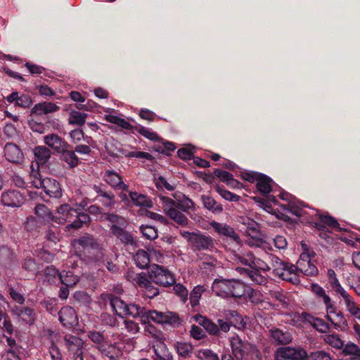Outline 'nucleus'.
Masks as SVG:
<instances>
[{
    "instance_id": "1",
    "label": "nucleus",
    "mask_w": 360,
    "mask_h": 360,
    "mask_svg": "<svg viewBox=\"0 0 360 360\" xmlns=\"http://www.w3.org/2000/svg\"><path fill=\"white\" fill-rule=\"evenodd\" d=\"M110 306L120 317L129 316L139 319L141 323L146 325L150 321L160 323L174 325L179 321V317L172 312L162 313L157 311H148L143 307L136 304H127L118 297L110 300Z\"/></svg>"
},
{
    "instance_id": "2",
    "label": "nucleus",
    "mask_w": 360,
    "mask_h": 360,
    "mask_svg": "<svg viewBox=\"0 0 360 360\" xmlns=\"http://www.w3.org/2000/svg\"><path fill=\"white\" fill-rule=\"evenodd\" d=\"M269 259L273 266L274 275L294 285L300 283L298 271L307 276H315L318 274L317 267L311 262L307 253L301 254L296 266L284 262L274 255H269Z\"/></svg>"
},
{
    "instance_id": "3",
    "label": "nucleus",
    "mask_w": 360,
    "mask_h": 360,
    "mask_svg": "<svg viewBox=\"0 0 360 360\" xmlns=\"http://www.w3.org/2000/svg\"><path fill=\"white\" fill-rule=\"evenodd\" d=\"M232 353L238 360H261V354L257 347L243 341L238 335L229 338Z\"/></svg>"
},
{
    "instance_id": "4",
    "label": "nucleus",
    "mask_w": 360,
    "mask_h": 360,
    "mask_svg": "<svg viewBox=\"0 0 360 360\" xmlns=\"http://www.w3.org/2000/svg\"><path fill=\"white\" fill-rule=\"evenodd\" d=\"M181 236L185 238L194 251L212 250L214 248L213 239L200 231L189 232L183 231Z\"/></svg>"
},
{
    "instance_id": "5",
    "label": "nucleus",
    "mask_w": 360,
    "mask_h": 360,
    "mask_svg": "<svg viewBox=\"0 0 360 360\" xmlns=\"http://www.w3.org/2000/svg\"><path fill=\"white\" fill-rule=\"evenodd\" d=\"M162 208L167 216L180 226H186L188 220L185 214L178 210L176 200L160 195L158 196Z\"/></svg>"
},
{
    "instance_id": "6",
    "label": "nucleus",
    "mask_w": 360,
    "mask_h": 360,
    "mask_svg": "<svg viewBox=\"0 0 360 360\" xmlns=\"http://www.w3.org/2000/svg\"><path fill=\"white\" fill-rule=\"evenodd\" d=\"M241 177L249 182L256 183L257 191L263 195H267L272 191L273 181L265 174L249 171L242 172Z\"/></svg>"
},
{
    "instance_id": "7",
    "label": "nucleus",
    "mask_w": 360,
    "mask_h": 360,
    "mask_svg": "<svg viewBox=\"0 0 360 360\" xmlns=\"http://www.w3.org/2000/svg\"><path fill=\"white\" fill-rule=\"evenodd\" d=\"M151 280L157 285L169 287L175 283L174 275L167 269L158 264H152L148 270Z\"/></svg>"
},
{
    "instance_id": "8",
    "label": "nucleus",
    "mask_w": 360,
    "mask_h": 360,
    "mask_svg": "<svg viewBox=\"0 0 360 360\" xmlns=\"http://www.w3.org/2000/svg\"><path fill=\"white\" fill-rule=\"evenodd\" d=\"M307 352L300 347H282L277 349L275 360H306Z\"/></svg>"
},
{
    "instance_id": "9",
    "label": "nucleus",
    "mask_w": 360,
    "mask_h": 360,
    "mask_svg": "<svg viewBox=\"0 0 360 360\" xmlns=\"http://www.w3.org/2000/svg\"><path fill=\"white\" fill-rule=\"evenodd\" d=\"M280 198L288 202L287 205H281V207L283 211L290 212L297 217H302L307 213L304 210L303 203L297 200L290 193L287 192H281L280 193Z\"/></svg>"
},
{
    "instance_id": "10",
    "label": "nucleus",
    "mask_w": 360,
    "mask_h": 360,
    "mask_svg": "<svg viewBox=\"0 0 360 360\" xmlns=\"http://www.w3.org/2000/svg\"><path fill=\"white\" fill-rule=\"evenodd\" d=\"M34 187L43 188L44 192L50 197L59 198L62 195V190L60 184L56 180L51 178L35 180Z\"/></svg>"
},
{
    "instance_id": "11",
    "label": "nucleus",
    "mask_w": 360,
    "mask_h": 360,
    "mask_svg": "<svg viewBox=\"0 0 360 360\" xmlns=\"http://www.w3.org/2000/svg\"><path fill=\"white\" fill-rule=\"evenodd\" d=\"M77 214V208L72 207L68 204H63L58 207L57 212L53 216V221L58 224L71 223Z\"/></svg>"
},
{
    "instance_id": "12",
    "label": "nucleus",
    "mask_w": 360,
    "mask_h": 360,
    "mask_svg": "<svg viewBox=\"0 0 360 360\" xmlns=\"http://www.w3.org/2000/svg\"><path fill=\"white\" fill-rule=\"evenodd\" d=\"M4 153L6 159L13 164L22 165L25 160L23 152L15 143H6L4 148Z\"/></svg>"
},
{
    "instance_id": "13",
    "label": "nucleus",
    "mask_w": 360,
    "mask_h": 360,
    "mask_svg": "<svg viewBox=\"0 0 360 360\" xmlns=\"http://www.w3.org/2000/svg\"><path fill=\"white\" fill-rule=\"evenodd\" d=\"M331 309H329V307L326 308L327 320L336 330H343L347 326V319L342 311L336 309L334 303L331 304Z\"/></svg>"
},
{
    "instance_id": "14",
    "label": "nucleus",
    "mask_w": 360,
    "mask_h": 360,
    "mask_svg": "<svg viewBox=\"0 0 360 360\" xmlns=\"http://www.w3.org/2000/svg\"><path fill=\"white\" fill-rule=\"evenodd\" d=\"M24 200V196L15 190H8L1 193V203L6 207H19L22 205Z\"/></svg>"
},
{
    "instance_id": "15",
    "label": "nucleus",
    "mask_w": 360,
    "mask_h": 360,
    "mask_svg": "<svg viewBox=\"0 0 360 360\" xmlns=\"http://www.w3.org/2000/svg\"><path fill=\"white\" fill-rule=\"evenodd\" d=\"M11 312L13 316L20 319L26 325H33L37 319L34 309L27 307L15 306L12 309Z\"/></svg>"
},
{
    "instance_id": "16",
    "label": "nucleus",
    "mask_w": 360,
    "mask_h": 360,
    "mask_svg": "<svg viewBox=\"0 0 360 360\" xmlns=\"http://www.w3.org/2000/svg\"><path fill=\"white\" fill-rule=\"evenodd\" d=\"M103 359L109 360H119L122 355L121 349L115 343H109L106 341L101 345L98 349Z\"/></svg>"
},
{
    "instance_id": "17",
    "label": "nucleus",
    "mask_w": 360,
    "mask_h": 360,
    "mask_svg": "<svg viewBox=\"0 0 360 360\" xmlns=\"http://www.w3.org/2000/svg\"><path fill=\"white\" fill-rule=\"evenodd\" d=\"M210 226L220 236L229 238L230 239L239 244L240 239L239 236L235 232L234 229L229 225L217 221H212Z\"/></svg>"
},
{
    "instance_id": "18",
    "label": "nucleus",
    "mask_w": 360,
    "mask_h": 360,
    "mask_svg": "<svg viewBox=\"0 0 360 360\" xmlns=\"http://www.w3.org/2000/svg\"><path fill=\"white\" fill-rule=\"evenodd\" d=\"M104 181L115 189H118L122 191L128 190V186L125 184L120 175L113 170H106L104 176Z\"/></svg>"
},
{
    "instance_id": "19",
    "label": "nucleus",
    "mask_w": 360,
    "mask_h": 360,
    "mask_svg": "<svg viewBox=\"0 0 360 360\" xmlns=\"http://www.w3.org/2000/svg\"><path fill=\"white\" fill-rule=\"evenodd\" d=\"M60 322L64 326H72L77 323V318L75 311L71 307H63L58 312Z\"/></svg>"
},
{
    "instance_id": "20",
    "label": "nucleus",
    "mask_w": 360,
    "mask_h": 360,
    "mask_svg": "<svg viewBox=\"0 0 360 360\" xmlns=\"http://www.w3.org/2000/svg\"><path fill=\"white\" fill-rule=\"evenodd\" d=\"M155 352L154 360H172L173 356L168 350L162 338L156 340L153 345Z\"/></svg>"
},
{
    "instance_id": "21",
    "label": "nucleus",
    "mask_w": 360,
    "mask_h": 360,
    "mask_svg": "<svg viewBox=\"0 0 360 360\" xmlns=\"http://www.w3.org/2000/svg\"><path fill=\"white\" fill-rule=\"evenodd\" d=\"M44 143L58 153L68 148V144L58 135L50 134L44 137Z\"/></svg>"
},
{
    "instance_id": "22",
    "label": "nucleus",
    "mask_w": 360,
    "mask_h": 360,
    "mask_svg": "<svg viewBox=\"0 0 360 360\" xmlns=\"http://www.w3.org/2000/svg\"><path fill=\"white\" fill-rule=\"evenodd\" d=\"M230 279H215L212 283V291L219 297H230Z\"/></svg>"
},
{
    "instance_id": "23",
    "label": "nucleus",
    "mask_w": 360,
    "mask_h": 360,
    "mask_svg": "<svg viewBox=\"0 0 360 360\" xmlns=\"http://www.w3.org/2000/svg\"><path fill=\"white\" fill-rule=\"evenodd\" d=\"M302 317L304 321L309 323L314 328L320 333H326L329 331V325L323 319L314 317L311 314L304 312Z\"/></svg>"
},
{
    "instance_id": "24",
    "label": "nucleus",
    "mask_w": 360,
    "mask_h": 360,
    "mask_svg": "<svg viewBox=\"0 0 360 360\" xmlns=\"http://www.w3.org/2000/svg\"><path fill=\"white\" fill-rule=\"evenodd\" d=\"M269 333L272 340L276 345H288L292 340V337L289 332L283 331L277 328H271Z\"/></svg>"
},
{
    "instance_id": "25",
    "label": "nucleus",
    "mask_w": 360,
    "mask_h": 360,
    "mask_svg": "<svg viewBox=\"0 0 360 360\" xmlns=\"http://www.w3.org/2000/svg\"><path fill=\"white\" fill-rule=\"evenodd\" d=\"M172 195L176 201L178 210L180 209L184 212L194 210L193 201L182 193L176 191Z\"/></svg>"
},
{
    "instance_id": "26",
    "label": "nucleus",
    "mask_w": 360,
    "mask_h": 360,
    "mask_svg": "<svg viewBox=\"0 0 360 360\" xmlns=\"http://www.w3.org/2000/svg\"><path fill=\"white\" fill-rule=\"evenodd\" d=\"M33 153L37 168H39L40 165H46L51 155V150L44 146L35 147L33 149Z\"/></svg>"
},
{
    "instance_id": "27",
    "label": "nucleus",
    "mask_w": 360,
    "mask_h": 360,
    "mask_svg": "<svg viewBox=\"0 0 360 360\" xmlns=\"http://www.w3.org/2000/svg\"><path fill=\"white\" fill-rule=\"evenodd\" d=\"M59 106L51 102H44L35 104L32 108L31 112L33 115L41 116L52 112H55L59 110Z\"/></svg>"
},
{
    "instance_id": "28",
    "label": "nucleus",
    "mask_w": 360,
    "mask_h": 360,
    "mask_svg": "<svg viewBox=\"0 0 360 360\" xmlns=\"http://www.w3.org/2000/svg\"><path fill=\"white\" fill-rule=\"evenodd\" d=\"M311 291L314 292V294L321 301L323 302V304L325 305V308H327L329 307V309H332L331 304H333V302L332 301V299L326 293V290L323 287L319 285L317 283H313L311 285Z\"/></svg>"
},
{
    "instance_id": "29",
    "label": "nucleus",
    "mask_w": 360,
    "mask_h": 360,
    "mask_svg": "<svg viewBox=\"0 0 360 360\" xmlns=\"http://www.w3.org/2000/svg\"><path fill=\"white\" fill-rule=\"evenodd\" d=\"M230 297H241L246 292L247 286L240 280L230 279Z\"/></svg>"
},
{
    "instance_id": "30",
    "label": "nucleus",
    "mask_w": 360,
    "mask_h": 360,
    "mask_svg": "<svg viewBox=\"0 0 360 360\" xmlns=\"http://www.w3.org/2000/svg\"><path fill=\"white\" fill-rule=\"evenodd\" d=\"M129 197L133 203L136 206L151 208L153 202L146 195L138 193L136 192H130Z\"/></svg>"
},
{
    "instance_id": "31",
    "label": "nucleus",
    "mask_w": 360,
    "mask_h": 360,
    "mask_svg": "<svg viewBox=\"0 0 360 360\" xmlns=\"http://www.w3.org/2000/svg\"><path fill=\"white\" fill-rule=\"evenodd\" d=\"M134 260L136 266L140 269L147 268L150 262L148 251L139 250L134 255Z\"/></svg>"
},
{
    "instance_id": "32",
    "label": "nucleus",
    "mask_w": 360,
    "mask_h": 360,
    "mask_svg": "<svg viewBox=\"0 0 360 360\" xmlns=\"http://www.w3.org/2000/svg\"><path fill=\"white\" fill-rule=\"evenodd\" d=\"M77 218L74 219L70 224L67 225L66 229L70 230V229H79L83 224L88 223L90 221V217L87 214L81 212L77 208V214L75 216Z\"/></svg>"
},
{
    "instance_id": "33",
    "label": "nucleus",
    "mask_w": 360,
    "mask_h": 360,
    "mask_svg": "<svg viewBox=\"0 0 360 360\" xmlns=\"http://www.w3.org/2000/svg\"><path fill=\"white\" fill-rule=\"evenodd\" d=\"M59 279L67 287L75 285L79 281V278L72 271L65 270L60 273Z\"/></svg>"
},
{
    "instance_id": "34",
    "label": "nucleus",
    "mask_w": 360,
    "mask_h": 360,
    "mask_svg": "<svg viewBox=\"0 0 360 360\" xmlns=\"http://www.w3.org/2000/svg\"><path fill=\"white\" fill-rule=\"evenodd\" d=\"M174 347L179 356L184 358H189L193 352V346L185 342H176Z\"/></svg>"
},
{
    "instance_id": "35",
    "label": "nucleus",
    "mask_w": 360,
    "mask_h": 360,
    "mask_svg": "<svg viewBox=\"0 0 360 360\" xmlns=\"http://www.w3.org/2000/svg\"><path fill=\"white\" fill-rule=\"evenodd\" d=\"M269 295L271 298L278 302V306L283 308H286L288 306L289 299L283 291L278 289L271 290H269Z\"/></svg>"
},
{
    "instance_id": "36",
    "label": "nucleus",
    "mask_w": 360,
    "mask_h": 360,
    "mask_svg": "<svg viewBox=\"0 0 360 360\" xmlns=\"http://www.w3.org/2000/svg\"><path fill=\"white\" fill-rule=\"evenodd\" d=\"M61 158L65 161L70 168H74L78 165V158L75 153V151L69 150L65 148L63 151H60Z\"/></svg>"
},
{
    "instance_id": "37",
    "label": "nucleus",
    "mask_w": 360,
    "mask_h": 360,
    "mask_svg": "<svg viewBox=\"0 0 360 360\" xmlns=\"http://www.w3.org/2000/svg\"><path fill=\"white\" fill-rule=\"evenodd\" d=\"M339 299H340L341 301L343 302L346 311L349 313L352 311H354V309L358 308L359 306L356 302L354 298L349 295V293L346 291L342 295L338 297Z\"/></svg>"
},
{
    "instance_id": "38",
    "label": "nucleus",
    "mask_w": 360,
    "mask_h": 360,
    "mask_svg": "<svg viewBox=\"0 0 360 360\" xmlns=\"http://www.w3.org/2000/svg\"><path fill=\"white\" fill-rule=\"evenodd\" d=\"M202 200L205 207L213 212H221L223 210L222 206L210 196L202 195Z\"/></svg>"
},
{
    "instance_id": "39",
    "label": "nucleus",
    "mask_w": 360,
    "mask_h": 360,
    "mask_svg": "<svg viewBox=\"0 0 360 360\" xmlns=\"http://www.w3.org/2000/svg\"><path fill=\"white\" fill-rule=\"evenodd\" d=\"M241 223L245 226V232L248 235L254 236L258 233L259 225L255 221L246 217L242 219Z\"/></svg>"
},
{
    "instance_id": "40",
    "label": "nucleus",
    "mask_w": 360,
    "mask_h": 360,
    "mask_svg": "<svg viewBox=\"0 0 360 360\" xmlns=\"http://www.w3.org/2000/svg\"><path fill=\"white\" fill-rule=\"evenodd\" d=\"M87 115L76 110H72L70 113L69 123L73 125L82 126L86 122Z\"/></svg>"
},
{
    "instance_id": "41",
    "label": "nucleus",
    "mask_w": 360,
    "mask_h": 360,
    "mask_svg": "<svg viewBox=\"0 0 360 360\" xmlns=\"http://www.w3.org/2000/svg\"><path fill=\"white\" fill-rule=\"evenodd\" d=\"M343 353L346 356H351L353 359L360 360V347L353 342H348L343 348Z\"/></svg>"
},
{
    "instance_id": "42",
    "label": "nucleus",
    "mask_w": 360,
    "mask_h": 360,
    "mask_svg": "<svg viewBox=\"0 0 360 360\" xmlns=\"http://www.w3.org/2000/svg\"><path fill=\"white\" fill-rule=\"evenodd\" d=\"M205 290V288L202 285H197L194 287L190 294V303L192 307H195L199 304L202 294Z\"/></svg>"
},
{
    "instance_id": "43",
    "label": "nucleus",
    "mask_w": 360,
    "mask_h": 360,
    "mask_svg": "<svg viewBox=\"0 0 360 360\" xmlns=\"http://www.w3.org/2000/svg\"><path fill=\"white\" fill-rule=\"evenodd\" d=\"M105 120L110 123L115 124L124 129H131V125L129 122L116 115H105Z\"/></svg>"
},
{
    "instance_id": "44",
    "label": "nucleus",
    "mask_w": 360,
    "mask_h": 360,
    "mask_svg": "<svg viewBox=\"0 0 360 360\" xmlns=\"http://www.w3.org/2000/svg\"><path fill=\"white\" fill-rule=\"evenodd\" d=\"M324 341L331 347L336 349H342L344 342L338 334H328L324 336Z\"/></svg>"
},
{
    "instance_id": "45",
    "label": "nucleus",
    "mask_w": 360,
    "mask_h": 360,
    "mask_svg": "<svg viewBox=\"0 0 360 360\" xmlns=\"http://www.w3.org/2000/svg\"><path fill=\"white\" fill-rule=\"evenodd\" d=\"M35 214L44 220H53V216L49 209L44 204H39L34 208Z\"/></svg>"
},
{
    "instance_id": "46",
    "label": "nucleus",
    "mask_w": 360,
    "mask_h": 360,
    "mask_svg": "<svg viewBox=\"0 0 360 360\" xmlns=\"http://www.w3.org/2000/svg\"><path fill=\"white\" fill-rule=\"evenodd\" d=\"M139 229L143 236L146 239L152 240H155L158 236V231L154 226L141 225Z\"/></svg>"
},
{
    "instance_id": "47",
    "label": "nucleus",
    "mask_w": 360,
    "mask_h": 360,
    "mask_svg": "<svg viewBox=\"0 0 360 360\" xmlns=\"http://www.w3.org/2000/svg\"><path fill=\"white\" fill-rule=\"evenodd\" d=\"M127 278L129 280H131L135 284L142 288H144L150 281L144 273L131 275L129 274L127 275Z\"/></svg>"
},
{
    "instance_id": "48",
    "label": "nucleus",
    "mask_w": 360,
    "mask_h": 360,
    "mask_svg": "<svg viewBox=\"0 0 360 360\" xmlns=\"http://www.w3.org/2000/svg\"><path fill=\"white\" fill-rule=\"evenodd\" d=\"M248 276L255 283L260 285H265L268 279L266 276H262L258 270L251 269L250 271L248 272Z\"/></svg>"
},
{
    "instance_id": "49",
    "label": "nucleus",
    "mask_w": 360,
    "mask_h": 360,
    "mask_svg": "<svg viewBox=\"0 0 360 360\" xmlns=\"http://www.w3.org/2000/svg\"><path fill=\"white\" fill-rule=\"evenodd\" d=\"M173 290L180 300L185 303L188 300V291L186 288L181 283L172 284Z\"/></svg>"
},
{
    "instance_id": "50",
    "label": "nucleus",
    "mask_w": 360,
    "mask_h": 360,
    "mask_svg": "<svg viewBox=\"0 0 360 360\" xmlns=\"http://www.w3.org/2000/svg\"><path fill=\"white\" fill-rule=\"evenodd\" d=\"M197 357L201 360H219L218 354L210 349H199Z\"/></svg>"
},
{
    "instance_id": "51",
    "label": "nucleus",
    "mask_w": 360,
    "mask_h": 360,
    "mask_svg": "<svg viewBox=\"0 0 360 360\" xmlns=\"http://www.w3.org/2000/svg\"><path fill=\"white\" fill-rule=\"evenodd\" d=\"M88 338L95 344L97 345L96 347H98L101 345H103L107 340L103 333L90 330L87 333Z\"/></svg>"
},
{
    "instance_id": "52",
    "label": "nucleus",
    "mask_w": 360,
    "mask_h": 360,
    "mask_svg": "<svg viewBox=\"0 0 360 360\" xmlns=\"http://www.w3.org/2000/svg\"><path fill=\"white\" fill-rule=\"evenodd\" d=\"M138 132L142 135L143 136L146 137V139L153 141H158L160 139V137L158 135L153 131L152 129L140 126L138 129Z\"/></svg>"
},
{
    "instance_id": "53",
    "label": "nucleus",
    "mask_w": 360,
    "mask_h": 360,
    "mask_svg": "<svg viewBox=\"0 0 360 360\" xmlns=\"http://www.w3.org/2000/svg\"><path fill=\"white\" fill-rule=\"evenodd\" d=\"M13 259V252L11 250L5 245L0 247V263L8 264Z\"/></svg>"
},
{
    "instance_id": "54",
    "label": "nucleus",
    "mask_w": 360,
    "mask_h": 360,
    "mask_svg": "<svg viewBox=\"0 0 360 360\" xmlns=\"http://www.w3.org/2000/svg\"><path fill=\"white\" fill-rule=\"evenodd\" d=\"M73 243H77L83 248H94V246L96 244L94 238L90 235L83 236L77 240H75Z\"/></svg>"
},
{
    "instance_id": "55",
    "label": "nucleus",
    "mask_w": 360,
    "mask_h": 360,
    "mask_svg": "<svg viewBox=\"0 0 360 360\" xmlns=\"http://www.w3.org/2000/svg\"><path fill=\"white\" fill-rule=\"evenodd\" d=\"M347 285L360 297V277L351 275L347 278Z\"/></svg>"
},
{
    "instance_id": "56",
    "label": "nucleus",
    "mask_w": 360,
    "mask_h": 360,
    "mask_svg": "<svg viewBox=\"0 0 360 360\" xmlns=\"http://www.w3.org/2000/svg\"><path fill=\"white\" fill-rule=\"evenodd\" d=\"M236 259L238 262L240 263L241 264L252 267L254 255L250 252H247L243 255H238L236 256Z\"/></svg>"
},
{
    "instance_id": "57",
    "label": "nucleus",
    "mask_w": 360,
    "mask_h": 360,
    "mask_svg": "<svg viewBox=\"0 0 360 360\" xmlns=\"http://www.w3.org/2000/svg\"><path fill=\"white\" fill-rule=\"evenodd\" d=\"M328 282L330 285L333 290L336 293L338 297L342 295L347 290L342 286L337 276L333 277L328 280Z\"/></svg>"
},
{
    "instance_id": "58",
    "label": "nucleus",
    "mask_w": 360,
    "mask_h": 360,
    "mask_svg": "<svg viewBox=\"0 0 360 360\" xmlns=\"http://www.w3.org/2000/svg\"><path fill=\"white\" fill-rule=\"evenodd\" d=\"M217 191L219 195L226 200L237 202L240 199V196L226 190L224 188L217 187Z\"/></svg>"
},
{
    "instance_id": "59",
    "label": "nucleus",
    "mask_w": 360,
    "mask_h": 360,
    "mask_svg": "<svg viewBox=\"0 0 360 360\" xmlns=\"http://www.w3.org/2000/svg\"><path fill=\"white\" fill-rule=\"evenodd\" d=\"M104 217L106 220L111 222L112 224H118L121 226H126L127 221L122 217L118 216L115 214H105Z\"/></svg>"
},
{
    "instance_id": "60",
    "label": "nucleus",
    "mask_w": 360,
    "mask_h": 360,
    "mask_svg": "<svg viewBox=\"0 0 360 360\" xmlns=\"http://www.w3.org/2000/svg\"><path fill=\"white\" fill-rule=\"evenodd\" d=\"M64 340H65V346L68 349L73 347L74 345H76V346H83L84 345L83 340L77 336H74V335H65Z\"/></svg>"
},
{
    "instance_id": "61",
    "label": "nucleus",
    "mask_w": 360,
    "mask_h": 360,
    "mask_svg": "<svg viewBox=\"0 0 360 360\" xmlns=\"http://www.w3.org/2000/svg\"><path fill=\"white\" fill-rule=\"evenodd\" d=\"M319 218L321 223L333 229H339V224L337 220L329 215H322L319 214Z\"/></svg>"
},
{
    "instance_id": "62",
    "label": "nucleus",
    "mask_w": 360,
    "mask_h": 360,
    "mask_svg": "<svg viewBox=\"0 0 360 360\" xmlns=\"http://www.w3.org/2000/svg\"><path fill=\"white\" fill-rule=\"evenodd\" d=\"M310 360H336L332 358L330 354L319 350L311 352L310 354Z\"/></svg>"
},
{
    "instance_id": "63",
    "label": "nucleus",
    "mask_w": 360,
    "mask_h": 360,
    "mask_svg": "<svg viewBox=\"0 0 360 360\" xmlns=\"http://www.w3.org/2000/svg\"><path fill=\"white\" fill-rule=\"evenodd\" d=\"M143 288V292L145 296L151 299L155 297L158 295L159 290L157 288H155L151 281H150L149 283L144 287Z\"/></svg>"
},
{
    "instance_id": "64",
    "label": "nucleus",
    "mask_w": 360,
    "mask_h": 360,
    "mask_svg": "<svg viewBox=\"0 0 360 360\" xmlns=\"http://www.w3.org/2000/svg\"><path fill=\"white\" fill-rule=\"evenodd\" d=\"M69 352L73 355L74 360H84L83 359V353H84V345L83 346H76L68 349Z\"/></svg>"
}]
</instances>
